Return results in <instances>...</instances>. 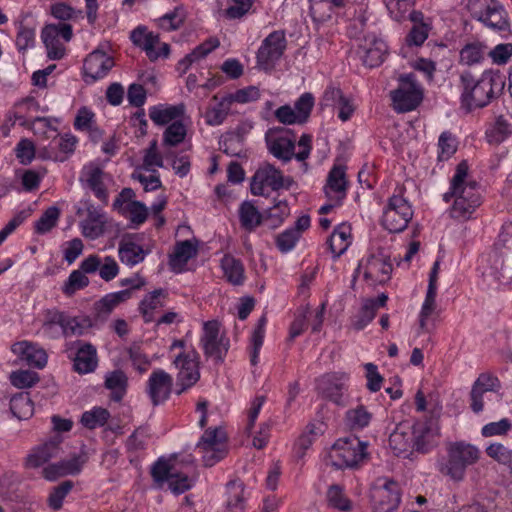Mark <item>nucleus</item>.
<instances>
[{
    "mask_svg": "<svg viewBox=\"0 0 512 512\" xmlns=\"http://www.w3.org/2000/svg\"><path fill=\"white\" fill-rule=\"evenodd\" d=\"M468 169L465 160L457 165L455 174L450 181V189L443 195V200L447 203L454 200L449 210L453 219L468 220L481 205L478 184L476 181L468 179Z\"/></svg>",
    "mask_w": 512,
    "mask_h": 512,
    "instance_id": "f257e3e1",
    "label": "nucleus"
},
{
    "mask_svg": "<svg viewBox=\"0 0 512 512\" xmlns=\"http://www.w3.org/2000/svg\"><path fill=\"white\" fill-rule=\"evenodd\" d=\"M460 79L463 88L461 107L466 112L487 106L502 93L505 86L502 75L493 71H485L479 79L464 73Z\"/></svg>",
    "mask_w": 512,
    "mask_h": 512,
    "instance_id": "f03ea898",
    "label": "nucleus"
},
{
    "mask_svg": "<svg viewBox=\"0 0 512 512\" xmlns=\"http://www.w3.org/2000/svg\"><path fill=\"white\" fill-rule=\"evenodd\" d=\"M151 475L158 488H163L167 484L168 489L176 495L190 490L197 476L192 460L183 463L163 458L153 464Z\"/></svg>",
    "mask_w": 512,
    "mask_h": 512,
    "instance_id": "7ed1b4c3",
    "label": "nucleus"
},
{
    "mask_svg": "<svg viewBox=\"0 0 512 512\" xmlns=\"http://www.w3.org/2000/svg\"><path fill=\"white\" fill-rule=\"evenodd\" d=\"M265 140L269 152L283 162H289L293 157L298 161H305L312 148V138L303 134L299 141V151L294 152L296 139L290 134V130L284 128H271L266 132Z\"/></svg>",
    "mask_w": 512,
    "mask_h": 512,
    "instance_id": "20e7f679",
    "label": "nucleus"
},
{
    "mask_svg": "<svg viewBox=\"0 0 512 512\" xmlns=\"http://www.w3.org/2000/svg\"><path fill=\"white\" fill-rule=\"evenodd\" d=\"M367 446L357 437L338 439L329 453L331 464L339 469L357 467L368 459Z\"/></svg>",
    "mask_w": 512,
    "mask_h": 512,
    "instance_id": "39448f33",
    "label": "nucleus"
},
{
    "mask_svg": "<svg viewBox=\"0 0 512 512\" xmlns=\"http://www.w3.org/2000/svg\"><path fill=\"white\" fill-rule=\"evenodd\" d=\"M479 450L464 442H456L448 448V460L440 465V472L451 479L460 481L464 478L466 468L477 462Z\"/></svg>",
    "mask_w": 512,
    "mask_h": 512,
    "instance_id": "423d86ee",
    "label": "nucleus"
},
{
    "mask_svg": "<svg viewBox=\"0 0 512 512\" xmlns=\"http://www.w3.org/2000/svg\"><path fill=\"white\" fill-rule=\"evenodd\" d=\"M412 217L413 210L408 201L401 195H393L383 212L382 225L391 233H399L407 227Z\"/></svg>",
    "mask_w": 512,
    "mask_h": 512,
    "instance_id": "0eeeda50",
    "label": "nucleus"
},
{
    "mask_svg": "<svg viewBox=\"0 0 512 512\" xmlns=\"http://www.w3.org/2000/svg\"><path fill=\"white\" fill-rule=\"evenodd\" d=\"M226 440V433L221 427L209 428L204 432L196 449L202 455L205 466L211 467L225 457Z\"/></svg>",
    "mask_w": 512,
    "mask_h": 512,
    "instance_id": "6e6552de",
    "label": "nucleus"
},
{
    "mask_svg": "<svg viewBox=\"0 0 512 512\" xmlns=\"http://www.w3.org/2000/svg\"><path fill=\"white\" fill-rule=\"evenodd\" d=\"M363 270V277L370 285H383L389 281L393 270L390 256L378 251L360 261L355 276Z\"/></svg>",
    "mask_w": 512,
    "mask_h": 512,
    "instance_id": "1a4fd4ad",
    "label": "nucleus"
},
{
    "mask_svg": "<svg viewBox=\"0 0 512 512\" xmlns=\"http://www.w3.org/2000/svg\"><path fill=\"white\" fill-rule=\"evenodd\" d=\"M468 6L473 11L474 17L486 26L498 31L509 28L506 12L497 1L470 0Z\"/></svg>",
    "mask_w": 512,
    "mask_h": 512,
    "instance_id": "9d476101",
    "label": "nucleus"
},
{
    "mask_svg": "<svg viewBox=\"0 0 512 512\" xmlns=\"http://www.w3.org/2000/svg\"><path fill=\"white\" fill-rule=\"evenodd\" d=\"M399 87L391 92L396 110L407 112L415 109L422 101V90L414 74L401 75Z\"/></svg>",
    "mask_w": 512,
    "mask_h": 512,
    "instance_id": "9b49d317",
    "label": "nucleus"
},
{
    "mask_svg": "<svg viewBox=\"0 0 512 512\" xmlns=\"http://www.w3.org/2000/svg\"><path fill=\"white\" fill-rule=\"evenodd\" d=\"M200 344L205 356L213 358L217 363L223 362L229 349V340L220 335V323L217 320L204 322Z\"/></svg>",
    "mask_w": 512,
    "mask_h": 512,
    "instance_id": "f8f14e48",
    "label": "nucleus"
},
{
    "mask_svg": "<svg viewBox=\"0 0 512 512\" xmlns=\"http://www.w3.org/2000/svg\"><path fill=\"white\" fill-rule=\"evenodd\" d=\"M178 370L176 375L177 385L181 387L177 394L194 386L200 379L199 354L192 349L189 352H181L173 361Z\"/></svg>",
    "mask_w": 512,
    "mask_h": 512,
    "instance_id": "ddd939ff",
    "label": "nucleus"
},
{
    "mask_svg": "<svg viewBox=\"0 0 512 512\" xmlns=\"http://www.w3.org/2000/svg\"><path fill=\"white\" fill-rule=\"evenodd\" d=\"M291 181L285 179L282 172L272 164L264 163L255 172L251 179V193L264 195L265 189L278 191L281 188H289Z\"/></svg>",
    "mask_w": 512,
    "mask_h": 512,
    "instance_id": "4468645a",
    "label": "nucleus"
},
{
    "mask_svg": "<svg viewBox=\"0 0 512 512\" xmlns=\"http://www.w3.org/2000/svg\"><path fill=\"white\" fill-rule=\"evenodd\" d=\"M42 41L47 49V56L52 60H59L65 54V47L61 38L68 42L72 38V27L67 23L48 24L41 33Z\"/></svg>",
    "mask_w": 512,
    "mask_h": 512,
    "instance_id": "2eb2a0df",
    "label": "nucleus"
},
{
    "mask_svg": "<svg viewBox=\"0 0 512 512\" xmlns=\"http://www.w3.org/2000/svg\"><path fill=\"white\" fill-rule=\"evenodd\" d=\"M59 326L65 336L82 335L85 326L77 318L66 316L57 309H48L43 313L42 331L49 337L55 336V327Z\"/></svg>",
    "mask_w": 512,
    "mask_h": 512,
    "instance_id": "dca6fc26",
    "label": "nucleus"
},
{
    "mask_svg": "<svg viewBox=\"0 0 512 512\" xmlns=\"http://www.w3.org/2000/svg\"><path fill=\"white\" fill-rule=\"evenodd\" d=\"M286 48L285 35L282 31L270 33L262 42L258 53L257 63L263 70H271L277 60L281 58Z\"/></svg>",
    "mask_w": 512,
    "mask_h": 512,
    "instance_id": "f3484780",
    "label": "nucleus"
},
{
    "mask_svg": "<svg viewBox=\"0 0 512 512\" xmlns=\"http://www.w3.org/2000/svg\"><path fill=\"white\" fill-rule=\"evenodd\" d=\"M400 488L393 480L376 484L371 491V500L375 512H393L400 503Z\"/></svg>",
    "mask_w": 512,
    "mask_h": 512,
    "instance_id": "a211bd4d",
    "label": "nucleus"
},
{
    "mask_svg": "<svg viewBox=\"0 0 512 512\" xmlns=\"http://www.w3.org/2000/svg\"><path fill=\"white\" fill-rule=\"evenodd\" d=\"M86 212V218L80 222L81 232L85 238L95 240L113 226V221L93 205H89Z\"/></svg>",
    "mask_w": 512,
    "mask_h": 512,
    "instance_id": "6ab92c4d",
    "label": "nucleus"
},
{
    "mask_svg": "<svg viewBox=\"0 0 512 512\" xmlns=\"http://www.w3.org/2000/svg\"><path fill=\"white\" fill-rule=\"evenodd\" d=\"M173 379L164 370L157 369L152 372L147 382V393L154 406L165 402L171 393Z\"/></svg>",
    "mask_w": 512,
    "mask_h": 512,
    "instance_id": "aec40b11",
    "label": "nucleus"
},
{
    "mask_svg": "<svg viewBox=\"0 0 512 512\" xmlns=\"http://www.w3.org/2000/svg\"><path fill=\"white\" fill-rule=\"evenodd\" d=\"M114 66V60L104 51L96 49L84 60L83 71L92 81L103 78Z\"/></svg>",
    "mask_w": 512,
    "mask_h": 512,
    "instance_id": "412c9836",
    "label": "nucleus"
},
{
    "mask_svg": "<svg viewBox=\"0 0 512 512\" xmlns=\"http://www.w3.org/2000/svg\"><path fill=\"white\" fill-rule=\"evenodd\" d=\"M500 388V382L497 377H494L488 373H482L478 376L474 382L470 392V407L474 413H480L483 411L484 394L488 392H495Z\"/></svg>",
    "mask_w": 512,
    "mask_h": 512,
    "instance_id": "4be33fe9",
    "label": "nucleus"
},
{
    "mask_svg": "<svg viewBox=\"0 0 512 512\" xmlns=\"http://www.w3.org/2000/svg\"><path fill=\"white\" fill-rule=\"evenodd\" d=\"M60 443V439L54 438L34 447L26 457V467L39 468L50 460L59 457L61 454Z\"/></svg>",
    "mask_w": 512,
    "mask_h": 512,
    "instance_id": "5701e85b",
    "label": "nucleus"
},
{
    "mask_svg": "<svg viewBox=\"0 0 512 512\" xmlns=\"http://www.w3.org/2000/svg\"><path fill=\"white\" fill-rule=\"evenodd\" d=\"M438 437V428L434 427L432 422L419 423L414 427L413 449L422 454L428 453L437 446Z\"/></svg>",
    "mask_w": 512,
    "mask_h": 512,
    "instance_id": "b1692460",
    "label": "nucleus"
},
{
    "mask_svg": "<svg viewBox=\"0 0 512 512\" xmlns=\"http://www.w3.org/2000/svg\"><path fill=\"white\" fill-rule=\"evenodd\" d=\"M197 245L191 240L176 243L174 252L170 255L169 265L174 272H181L187 262L197 255Z\"/></svg>",
    "mask_w": 512,
    "mask_h": 512,
    "instance_id": "393cba45",
    "label": "nucleus"
},
{
    "mask_svg": "<svg viewBox=\"0 0 512 512\" xmlns=\"http://www.w3.org/2000/svg\"><path fill=\"white\" fill-rule=\"evenodd\" d=\"M130 38L135 45L141 47L146 52L150 60L155 61L158 59L156 46L160 44L159 35L147 32L145 27L140 26L131 32Z\"/></svg>",
    "mask_w": 512,
    "mask_h": 512,
    "instance_id": "a878e982",
    "label": "nucleus"
},
{
    "mask_svg": "<svg viewBox=\"0 0 512 512\" xmlns=\"http://www.w3.org/2000/svg\"><path fill=\"white\" fill-rule=\"evenodd\" d=\"M351 242V226L345 223L338 225L328 239L329 249L333 257L336 259L344 254Z\"/></svg>",
    "mask_w": 512,
    "mask_h": 512,
    "instance_id": "bb28decb",
    "label": "nucleus"
},
{
    "mask_svg": "<svg viewBox=\"0 0 512 512\" xmlns=\"http://www.w3.org/2000/svg\"><path fill=\"white\" fill-rule=\"evenodd\" d=\"M363 49V64L369 68L379 66L385 58L387 52V45L381 39L373 37L371 40H366Z\"/></svg>",
    "mask_w": 512,
    "mask_h": 512,
    "instance_id": "cd10ccee",
    "label": "nucleus"
},
{
    "mask_svg": "<svg viewBox=\"0 0 512 512\" xmlns=\"http://www.w3.org/2000/svg\"><path fill=\"white\" fill-rule=\"evenodd\" d=\"M347 181L345 178V171L340 166H335L329 172L325 193L329 198H332V193L336 194V204L339 205L346 196Z\"/></svg>",
    "mask_w": 512,
    "mask_h": 512,
    "instance_id": "c85d7f7f",
    "label": "nucleus"
},
{
    "mask_svg": "<svg viewBox=\"0 0 512 512\" xmlns=\"http://www.w3.org/2000/svg\"><path fill=\"white\" fill-rule=\"evenodd\" d=\"M238 216L241 228L247 232L254 231L265 220L264 214L251 201L241 203L238 209Z\"/></svg>",
    "mask_w": 512,
    "mask_h": 512,
    "instance_id": "c756f323",
    "label": "nucleus"
},
{
    "mask_svg": "<svg viewBox=\"0 0 512 512\" xmlns=\"http://www.w3.org/2000/svg\"><path fill=\"white\" fill-rule=\"evenodd\" d=\"M131 297V289H125L122 291L109 293L95 303V312L97 318L105 320L108 315L117 307L120 303L125 302Z\"/></svg>",
    "mask_w": 512,
    "mask_h": 512,
    "instance_id": "7c9ffc66",
    "label": "nucleus"
},
{
    "mask_svg": "<svg viewBox=\"0 0 512 512\" xmlns=\"http://www.w3.org/2000/svg\"><path fill=\"white\" fill-rule=\"evenodd\" d=\"M14 351L19 352L20 357L29 366L36 368H43L47 363V354L45 350L37 347L36 345L29 342H20L16 345Z\"/></svg>",
    "mask_w": 512,
    "mask_h": 512,
    "instance_id": "2f4dec72",
    "label": "nucleus"
},
{
    "mask_svg": "<svg viewBox=\"0 0 512 512\" xmlns=\"http://www.w3.org/2000/svg\"><path fill=\"white\" fill-rule=\"evenodd\" d=\"M184 114V105H157L149 109V117L156 125H166Z\"/></svg>",
    "mask_w": 512,
    "mask_h": 512,
    "instance_id": "473e14b6",
    "label": "nucleus"
},
{
    "mask_svg": "<svg viewBox=\"0 0 512 512\" xmlns=\"http://www.w3.org/2000/svg\"><path fill=\"white\" fill-rule=\"evenodd\" d=\"M97 366L96 349L85 344L81 346L74 359V369L81 374L92 372Z\"/></svg>",
    "mask_w": 512,
    "mask_h": 512,
    "instance_id": "72a5a7b5",
    "label": "nucleus"
},
{
    "mask_svg": "<svg viewBox=\"0 0 512 512\" xmlns=\"http://www.w3.org/2000/svg\"><path fill=\"white\" fill-rule=\"evenodd\" d=\"M219 40L217 38H210L198 45L191 53L186 55L182 60L179 61L177 69L182 73H185L193 62L204 58L211 51L219 46Z\"/></svg>",
    "mask_w": 512,
    "mask_h": 512,
    "instance_id": "f704fd0d",
    "label": "nucleus"
},
{
    "mask_svg": "<svg viewBox=\"0 0 512 512\" xmlns=\"http://www.w3.org/2000/svg\"><path fill=\"white\" fill-rule=\"evenodd\" d=\"M227 508L230 512H243L245 508V486L240 480H233L227 484Z\"/></svg>",
    "mask_w": 512,
    "mask_h": 512,
    "instance_id": "c9c22d12",
    "label": "nucleus"
},
{
    "mask_svg": "<svg viewBox=\"0 0 512 512\" xmlns=\"http://www.w3.org/2000/svg\"><path fill=\"white\" fill-rule=\"evenodd\" d=\"M221 268L228 282L241 285L244 281V267L239 259L226 254L221 260Z\"/></svg>",
    "mask_w": 512,
    "mask_h": 512,
    "instance_id": "e433bc0d",
    "label": "nucleus"
},
{
    "mask_svg": "<svg viewBox=\"0 0 512 512\" xmlns=\"http://www.w3.org/2000/svg\"><path fill=\"white\" fill-rule=\"evenodd\" d=\"M10 410L19 420L29 419L34 413L33 402L28 392H19L10 399Z\"/></svg>",
    "mask_w": 512,
    "mask_h": 512,
    "instance_id": "4c0bfd02",
    "label": "nucleus"
},
{
    "mask_svg": "<svg viewBox=\"0 0 512 512\" xmlns=\"http://www.w3.org/2000/svg\"><path fill=\"white\" fill-rule=\"evenodd\" d=\"M83 174L88 187L94 192L95 196L106 203L108 195L102 181V169L97 166H89L84 170Z\"/></svg>",
    "mask_w": 512,
    "mask_h": 512,
    "instance_id": "58836bf2",
    "label": "nucleus"
},
{
    "mask_svg": "<svg viewBox=\"0 0 512 512\" xmlns=\"http://www.w3.org/2000/svg\"><path fill=\"white\" fill-rule=\"evenodd\" d=\"M146 254L147 251L132 241H121L119 244V257L126 265L134 266L142 262Z\"/></svg>",
    "mask_w": 512,
    "mask_h": 512,
    "instance_id": "ea45409f",
    "label": "nucleus"
},
{
    "mask_svg": "<svg viewBox=\"0 0 512 512\" xmlns=\"http://www.w3.org/2000/svg\"><path fill=\"white\" fill-rule=\"evenodd\" d=\"M165 298V291L163 289H157L147 295L141 301L139 309L144 317L145 322H151L154 320L153 311L164 307Z\"/></svg>",
    "mask_w": 512,
    "mask_h": 512,
    "instance_id": "a19ab883",
    "label": "nucleus"
},
{
    "mask_svg": "<svg viewBox=\"0 0 512 512\" xmlns=\"http://www.w3.org/2000/svg\"><path fill=\"white\" fill-rule=\"evenodd\" d=\"M512 134V127L504 116H498L495 122L486 130V139L489 144L499 145Z\"/></svg>",
    "mask_w": 512,
    "mask_h": 512,
    "instance_id": "79ce46f5",
    "label": "nucleus"
},
{
    "mask_svg": "<svg viewBox=\"0 0 512 512\" xmlns=\"http://www.w3.org/2000/svg\"><path fill=\"white\" fill-rule=\"evenodd\" d=\"M105 387L111 391L112 400L120 401L126 392L127 376L123 371L115 370L106 376Z\"/></svg>",
    "mask_w": 512,
    "mask_h": 512,
    "instance_id": "37998d69",
    "label": "nucleus"
},
{
    "mask_svg": "<svg viewBox=\"0 0 512 512\" xmlns=\"http://www.w3.org/2000/svg\"><path fill=\"white\" fill-rule=\"evenodd\" d=\"M372 419V414L363 405H357L346 412V425L352 430H360L368 426Z\"/></svg>",
    "mask_w": 512,
    "mask_h": 512,
    "instance_id": "c03bdc74",
    "label": "nucleus"
},
{
    "mask_svg": "<svg viewBox=\"0 0 512 512\" xmlns=\"http://www.w3.org/2000/svg\"><path fill=\"white\" fill-rule=\"evenodd\" d=\"M185 17L184 9L181 6H177L173 11L164 14L155 21L160 29L164 31H174L183 25Z\"/></svg>",
    "mask_w": 512,
    "mask_h": 512,
    "instance_id": "a18cd8bd",
    "label": "nucleus"
},
{
    "mask_svg": "<svg viewBox=\"0 0 512 512\" xmlns=\"http://www.w3.org/2000/svg\"><path fill=\"white\" fill-rule=\"evenodd\" d=\"M413 444V435L401 429H396L389 437V446L398 456L406 454Z\"/></svg>",
    "mask_w": 512,
    "mask_h": 512,
    "instance_id": "49530a36",
    "label": "nucleus"
},
{
    "mask_svg": "<svg viewBox=\"0 0 512 512\" xmlns=\"http://www.w3.org/2000/svg\"><path fill=\"white\" fill-rule=\"evenodd\" d=\"M232 103L229 95H227L213 107L209 108L205 115L207 124L212 126L220 125L227 117Z\"/></svg>",
    "mask_w": 512,
    "mask_h": 512,
    "instance_id": "de8ad7c7",
    "label": "nucleus"
},
{
    "mask_svg": "<svg viewBox=\"0 0 512 512\" xmlns=\"http://www.w3.org/2000/svg\"><path fill=\"white\" fill-rule=\"evenodd\" d=\"M290 214V208L286 200H277L274 205L264 213V219L270 222L272 228L280 226Z\"/></svg>",
    "mask_w": 512,
    "mask_h": 512,
    "instance_id": "09e8293b",
    "label": "nucleus"
},
{
    "mask_svg": "<svg viewBox=\"0 0 512 512\" xmlns=\"http://www.w3.org/2000/svg\"><path fill=\"white\" fill-rule=\"evenodd\" d=\"M109 417L110 413L107 409L94 407L92 410L86 411L82 414L81 423L84 427L92 430L96 427L105 425Z\"/></svg>",
    "mask_w": 512,
    "mask_h": 512,
    "instance_id": "8fccbe9b",
    "label": "nucleus"
},
{
    "mask_svg": "<svg viewBox=\"0 0 512 512\" xmlns=\"http://www.w3.org/2000/svg\"><path fill=\"white\" fill-rule=\"evenodd\" d=\"M60 216V210L56 206H51L45 210L41 217L35 222V232L45 234L49 232L55 225Z\"/></svg>",
    "mask_w": 512,
    "mask_h": 512,
    "instance_id": "3c124183",
    "label": "nucleus"
},
{
    "mask_svg": "<svg viewBox=\"0 0 512 512\" xmlns=\"http://www.w3.org/2000/svg\"><path fill=\"white\" fill-rule=\"evenodd\" d=\"M154 167H163V158L161 154L158 152L156 140H153L150 143L149 147L145 150L143 164L136 170H146L150 172H155Z\"/></svg>",
    "mask_w": 512,
    "mask_h": 512,
    "instance_id": "603ef678",
    "label": "nucleus"
},
{
    "mask_svg": "<svg viewBox=\"0 0 512 512\" xmlns=\"http://www.w3.org/2000/svg\"><path fill=\"white\" fill-rule=\"evenodd\" d=\"M486 454L499 464L512 470V450L501 443H492L486 448Z\"/></svg>",
    "mask_w": 512,
    "mask_h": 512,
    "instance_id": "864d4df0",
    "label": "nucleus"
},
{
    "mask_svg": "<svg viewBox=\"0 0 512 512\" xmlns=\"http://www.w3.org/2000/svg\"><path fill=\"white\" fill-rule=\"evenodd\" d=\"M266 323H267L266 316L265 315L261 316L260 319L258 320L255 330L253 331V334L251 337L252 352H251V358H250V362L252 365H256L258 362L259 351H260V349L263 345V341H264Z\"/></svg>",
    "mask_w": 512,
    "mask_h": 512,
    "instance_id": "5fc2aeb1",
    "label": "nucleus"
},
{
    "mask_svg": "<svg viewBox=\"0 0 512 512\" xmlns=\"http://www.w3.org/2000/svg\"><path fill=\"white\" fill-rule=\"evenodd\" d=\"M73 486L74 483L71 480H66L54 487L47 499L49 507L53 510H59L62 507L63 500L72 490Z\"/></svg>",
    "mask_w": 512,
    "mask_h": 512,
    "instance_id": "6e6d98bb",
    "label": "nucleus"
},
{
    "mask_svg": "<svg viewBox=\"0 0 512 512\" xmlns=\"http://www.w3.org/2000/svg\"><path fill=\"white\" fill-rule=\"evenodd\" d=\"M377 312V301L373 299H367L364 301L360 312L356 316V320L353 323V326L356 330L363 329L368 323H370Z\"/></svg>",
    "mask_w": 512,
    "mask_h": 512,
    "instance_id": "4d7b16f0",
    "label": "nucleus"
},
{
    "mask_svg": "<svg viewBox=\"0 0 512 512\" xmlns=\"http://www.w3.org/2000/svg\"><path fill=\"white\" fill-rule=\"evenodd\" d=\"M327 501L330 507L341 511L351 509V503L344 495L343 488L339 485H332L327 491Z\"/></svg>",
    "mask_w": 512,
    "mask_h": 512,
    "instance_id": "13d9d810",
    "label": "nucleus"
},
{
    "mask_svg": "<svg viewBox=\"0 0 512 512\" xmlns=\"http://www.w3.org/2000/svg\"><path fill=\"white\" fill-rule=\"evenodd\" d=\"M485 47L478 42L467 44L460 51V60L466 65H473L483 59Z\"/></svg>",
    "mask_w": 512,
    "mask_h": 512,
    "instance_id": "bf43d9fd",
    "label": "nucleus"
},
{
    "mask_svg": "<svg viewBox=\"0 0 512 512\" xmlns=\"http://www.w3.org/2000/svg\"><path fill=\"white\" fill-rule=\"evenodd\" d=\"M186 136V128L181 121H174L165 130L163 143L167 146H176L183 142Z\"/></svg>",
    "mask_w": 512,
    "mask_h": 512,
    "instance_id": "052dcab7",
    "label": "nucleus"
},
{
    "mask_svg": "<svg viewBox=\"0 0 512 512\" xmlns=\"http://www.w3.org/2000/svg\"><path fill=\"white\" fill-rule=\"evenodd\" d=\"M436 296L437 289L433 287H428L426 297L420 312L419 326L422 331L426 329V320L436 309Z\"/></svg>",
    "mask_w": 512,
    "mask_h": 512,
    "instance_id": "680f3d73",
    "label": "nucleus"
},
{
    "mask_svg": "<svg viewBox=\"0 0 512 512\" xmlns=\"http://www.w3.org/2000/svg\"><path fill=\"white\" fill-rule=\"evenodd\" d=\"M440 149L438 159L440 161L448 160L457 150L456 139L450 132H443L438 141Z\"/></svg>",
    "mask_w": 512,
    "mask_h": 512,
    "instance_id": "e2e57ef3",
    "label": "nucleus"
},
{
    "mask_svg": "<svg viewBox=\"0 0 512 512\" xmlns=\"http://www.w3.org/2000/svg\"><path fill=\"white\" fill-rule=\"evenodd\" d=\"M320 432V429L315 424L307 426L306 431L299 437L296 443L298 457L304 456L305 451L311 447Z\"/></svg>",
    "mask_w": 512,
    "mask_h": 512,
    "instance_id": "0e129e2a",
    "label": "nucleus"
},
{
    "mask_svg": "<svg viewBox=\"0 0 512 512\" xmlns=\"http://www.w3.org/2000/svg\"><path fill=\"white\" fill-rule=\"evenodd\" d=\"M511 428V421L507 418H503L500 421L484 425L482 427L481 434L484 437L503 436L506 435Z\"/></svg>",
    "mask_w": 512,
    "mask_h": 512,
    "instance_id": "69168bd1",
    "label": "nucleus"
},
{
    "mask_svg": "<svg viewBox=\"0 0 512 512\" xmlns=\"http://www.w3.org/2000/svg\"><path fill=\"white\" fill-rule=\"evenodd\" d=\"M299 238V232L296 229L288 228L277 236L276 246L281 252H288L294 248Z\"/></svg>",
    "mask_w": 512,
    "mask_h": 512,
    "instance_id": "338daca9",
    "label": "nucleus"
},
{
    "mask_svg": "<svg viewBox=\"0 0 512 512\" xmlns=\"http://www.w3.org/2000/svg\"><path fill=\"white\" fill-rule=\"evenodd\" d=\"M10 380L13 386L23 389L33 386L39 381V377L36 372L22 370L13 372L10 376Z\"/></svg>",
    "mask_w": 512,
    "mask_h": 512,
    "instance_id": "774afa93",
    "label": "nucleus"
}]
</instances>
